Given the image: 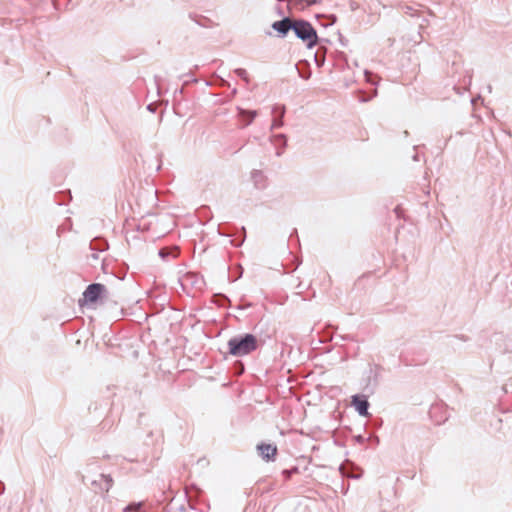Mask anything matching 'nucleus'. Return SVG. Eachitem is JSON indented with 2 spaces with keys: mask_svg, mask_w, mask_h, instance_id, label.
Returning <instances> with one entry per match:
<instances>
[{
  "mask_svg": "<svg viewBox=\"0 0 512 512\" xmlns=\"http://www.w3.org/2000/svg\"><path fill=\"white\" fill-rule=\"evenodd\" d=\"M257 344V338L252 334L235 336L228 341L229 353L236 357H242L256 350Z\"/></svg>",
  "mask_w": 512,
  "mask_h": 512,
  "instance_id": "f257e3e1",
  "label": "nucleus"
},
{
  "mask_svg": "<svg viewBox=\"0 0 512 512\" xmlns=\"http://www.w3.org/2000/svg\"><path fill=\"white\" fill-rule=\"evenodd\" d=\"M292 30L299 39L306 43L307 47L311 48L317 43V33L309 22L294 21Z\"/></svg>",
  "mask_w": 512,
  "mask_h": 512,
  "instance_id": "f03ea898",
  "label": "nucleus"
},
{
  "mask_svg": "<svg viewBox=\"0 0 512 512\" xmlns=\"http://www.w3.org/2000/svg\"><path fill=\"white\" fill-rule=\"evenodd\" d=\"M105 287L102 284H91L84 292V298L87 302H95L104 292Z\"/></svg>",
  "mask_w": 512,
  "mask_h": 512,
  "instance_id": "7ed1b4c3",
  "label": "nucleus"
},
{
  "mask_svg": "<svg viewBox=\"0 0 512 512\" xmlns=\"http://www.w3.org/2000/svg\"><path fill=\"white\" fill-rule=\"evenodd\" d=\"M352 405L354 406L355 410L359 413L361 416H368V407L369 403L366 399L359 397L358 395H354L352 397Z\"/></svg>",
  "mask_w": 512,
  "mask_h": 512,
  "instance_id": "20e7f679",
  "label": "nucleus"
},
{
  "mask_svg": "<svg viewBox=\"0 0 512 512\" xmlns=\"http://www.w3.org/2000/svg\"><path fill=\"white\" fill-rule=\"evenodd\" d=\"M257 449H258L260 455L262 456V458L265 460L272 459L276 455V452H277L276 446L271 445V444H260L257 446Z\"/></svg>",
  "mask_w": 512,
  "mask_h": 512,
  "instance_id": "39448f33",
  "label": "nucleus"
},
{
  "mask_svg": "<svg viewBox=\"0 0 512 512\" xmlns=\"http://www.w3.org/2000/svg\"><path fill=\"white\" fill-rule=\"evenodd\" d=\"M294 25V21H291L289 18H285L281 21H276L273 23L272 27L274 30L279 32L281 35H286L287 32L292 29Z\"/></svg>",
  "mask_w": 512,
  "mask_h": 512,
  "instance_id": "423d86ee",
  "label": "nucleus"
},
{
  "mask_svg": "<svg viewBox=\"0 0 512 512\" xmlns=\"http://www.w3.org/2000/svg\"><path fill=\"white\" fill-rule=\"evenodd\" d=\"M239 111H240L241 117L243 119H247V123H246L247 125L250 124L257 115V112L254 110L240 109Z\"/></svg>",
  "mask_w": 512,
  "mask_h": 512,
  "instance_id": "0eeeda50",
  "label": "nucleus"
},
{
  "mask_svg": "<svg viewBox=\"0 0 512 512\" xmlns=\"http://www.w3.org/2000/svg\"><path fill=\"white\" fill-rule=\"evenodd\" d=\"M177 249L174 248V249H167V248H164V249H161L159 251V256L163 259H165L166 257L168 256H171L173 258L177 257Z\"/></svg>",
  "mask_w": 512,
  "mask_h": 512,
  "instance_id": "6e6552de",
  "label": "nucleus"
},
{
  "mask_svg": "<svg viewBox=\"0 0 512 512\" xmlns=\"http://www.w3.org/2000/svg\"><path fill=\"white\" fill-rule=\"evenodd\" d=\"M235 73L245 81H249L248 73L245 69L239 68L235 70Z\"/></svg>",
  "mask_w": 512,
  "mask_h": 512,
  "instance_id": "1a4fd4ad",
  "label": "nucleus"
},
{
  "mask_svg": "<svg viewBox=\"0 0 512 512\" xmlns=\"http://www.w3.org/2000/svg\"><path fill=\"white\" fill-rule=\"evenodd\" d=\"M192 277H193V276H192V275H189V274L185 275V276L182 278V280H181V283H180V284H181V286L185 287V286L187 285V283L192 279Z\"/></svg>",
  "mask_w": 512,
  "mask_h": 512,
  "instance_id": "9d476101",
  "label": "nucleus"
},
{
  "mask_svg": "<svg viewBox=\"0 0 512 512\" xmlns=\"http://www.w3.org/2000/svg\"><path fill=\"white\" fill-rule=\"evenodd\" d=\"M283 125V122L281 119L274 120L272 123V129L279 128Z\"/></svg>",
  "mask_w": 512,
  "mask_h": 512,
  "instance_id": "9b49d317",
  "label": "nucleus"
},
{
  "mask_svg": "<svg viewBox=\"0 0 512 512\" xmlns=\"http://www.w3.org/2000/svg\"><path fill=\"white\" fill-rule=\"evenodd\" d=\"M141 506L140 503L138 504H132V505H129L127 508H126V511H132V510H137L139 509Z\"/></svg>",
  "mask_w": 512,
  "mask_h": 512,
  "instance_id": "f8f14e48",
  "label": "nucleus"
},
{
  "mask_svg": "<svg viewBox=\"0 0 512 512\" xmlns=\"http://www.w3.org/2000/svg\"><path fill=\"white\" fill-rule=\"evenodd\" d=\"M275 139L278 140V141H285V136L283 134H279L277 136H275Z\"/></svg>",
  "mask_w": 512,
  "mask_h": 512,
  "instance_id": "ddd939ff",
  "label": "nucleus"
},
{
  "mask_svg": "<svg viewBox=\"0 0 512 512\" xmlns=\"http://www.w3.org/2000/svg\"><path fill=\"white\" fill-rule=\"evenodd\" d=\"M283 114H284V108L282 107V109H281V115H283Z\"/></svg>",
  "mask_w": 512,
  "mask_h": 512,
  "instance_id": "4468645a",
  "label": "nucleus"
}]
</instances>
